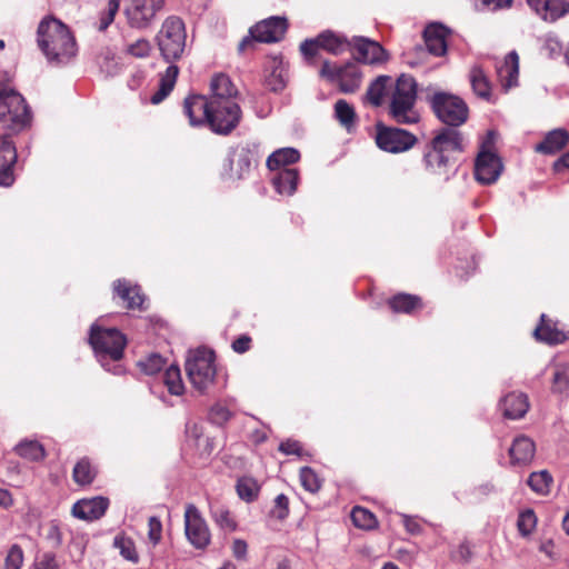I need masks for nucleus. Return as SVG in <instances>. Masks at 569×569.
<instances>
[{"mask_svg": "<svg viewBox=\"0 0 569 569\" xmlns=\"http://www.w3.org/2000/svg\"><path fill=\"white\" fill-rule=\"evenodd\" d=\"M37 44L49 63L63 64L77 53V43L70 29L61 20L47 16L37 29Z\"/></svg>", "mask_w": 569, "mask_h": 569, "instance_id": "f257e3e1", "label": "nucleus"}, {"mask_svg": "<svg viewBox=\"0 0 569 569\" xmlns=\"http://www.w3.org/2000/svg\"><path fill=\"white\" fill-rule=\"evenodd\" d=\"M88 340L98 361L107 371L113 375L122 373L123 368L119 361L123 357L127 338L121 331L93 323L90 327Z\"/></svg>", "mask_w": 569, "mask_h": 569, "instance_id": "f03ea898", "label": "nucleus"}, {"mask_svg": "<svg viewBox=\"0 0 569 569\" xmlns=\"http://www.w3.org/2000/svg\"><path fill=\"white\" fill-rule=\"evenodd\" d=\"M220 106L216 101H211L210 97L202 94H190L183 101V113L189 119L192 127L208 126L209 129L221 136L230 133L231 124L236 121V117L228 121H221L211 112H218Z\"/></svg>", "mask_w": 569, "mask_h": 569, "instance_id": "7ed1b4c3", "label": "nucleus"}, {"mask_svg": "<svg viewBox=\"0 0 569 569\" xmlns=\"http://www.w3.org/2000/svg\"><path fill=\"white\" fill-rule=\"evenodd\" d=\"M31 110L24 98L7 83H0V128L20 132L30 126Z\"/></svg>", "mask_w": 569, "mask_h": 569, "instance_id": "20e7f679", "label": "nucleus"}, {"mask_svg": "<svg viewBox=\"0 0 569 569\" xmlns=\"http://www.w3.org/2000/svg\"><path fill=\"white\" fill-rule=\"evenodd\" d=\"M417 100V82L413 77L401 74L392 92L389 113L398 123L411 124L419 120V114L415 110Z\"/></svg>", "mask_w": 569, "mask_h": 569, "instance_id": "39448f33", "label": "nucleus"}, {"mask_svg": "<svg viewBox=\"0 0 569 569\" xmlns=\"http://www.w3.org/2000/svg\"><path fill=\"white\" fill-rule=\"evenodd\" d=\"M186 371L192 387L199 392H206L213 385L217 373L214 352L207 348L189 351Z\"/></svg>", "mask_w": 569, "mask_h": 569, "instance_id": "423d86ee", "label": "nucleus"}, {"mask_svg": "<svg viewBox=\"0 0 569 569\" xmlns=\"http://www.w3.org/2000/svg\"><path fill=\"white\" fill-rule=\"evenodd\" d=\"M160 53L167 62L179 60L186 49L187 33L183 21L168 17L156 37Z\"/></svg>", "mask_w": 569, "mask_h": 569, "instance_id": "0eeeda50", "label": "nucleus"}, {"mask_svg": "<svg viewBox=\"0 0 569 569\" xmlns=\"http://www.w3.org/2000/svg\"><path fill=\"white\" fill-rule=\"evenodd\" d=\"M437 118L447 127L458 128L468 120L469 108L458 96L438 91L428 97Z\"/></svg>", "mask_w": 569, "mask_h": 569, "instance_id": "6e6552de", "label": "nucleus"}, {"mask_svg": "<svg viewBox=\"0 0 569 569\" xmlns=\"http://www.w3.org/2000/svg\"><path fill=\"white\" fill-rule=\"evenodd\" d=\"M258 146L243 142L230 148L223 164L222 176L231 181L246 179L257 162Z\"/></svg>", "mask_w": 569, "mask_h": 569, "instance_id": "1a4fd4ad", "label": "nucleus"}, {"mask_svg": "<svg viewBox=\"0 0 569 569\" xmlns=\"http://www.w3.org/2000/svg\"><path fill=\"white\" fill-rule=\"evenodd\" d=\"M496 133L488 131L475 162V177L482 184H491L500 177L503 164L493 152Z\"/></svg>", "mask_w": 569, "mask_h": 569, "instance_id": "9d476101", "label": "nucleus"}, {"mask_svg": "<svg viewBox=\"0 0 569 569\" xmlns=\"http://www.w3.org/2000/svg\"><path fill=\"white\" fill-rule=\"evenodd\" d=\"M288 28L286 18L270 17L254 24L249 30V34L244 37L239 46V52L252 49L254 42L271 43L280 41Z\"/></svg>", "mask_w": 569, "mask_h": 569, "instance_id": "9b49d317", "label": "nucleus"}, {"mask_svg": "<svg viewBox=\"0 0 569 569\" xmlns=\"http://www.w3.org/2000/svg\"><path fill=\"white\" fill-rule=\"evenodd\" d=\"M320 76L331 82H337L343 93L355 92L361 83V72L355 62L337 66L323 61Z\"/></svg>", "mask_w": 569, "mask_h": 569, "instance_id": "f8f14e48", "label": "nucleus"}, {"mask_svg": "<svg viewBox=\"0 0 569 569\" xmlns=\"http://www.w3.org/2000/svg\"><path fill=\"white\" fill-rule=\"evenodd\" d=\"M163 6L164 0H130L124 10L127 22L133 29H148Z\"/></svg>", "mask_w": 569, "mask_h": 569, "instance_id": "ddd939ff", "label": "nucleus"}, {"mask_svg": "<svg viewBox=\"0 0 569 569\" xmlns=\"http://www.w3.org/2000/svg\"><path fill=\"white\" fill-rule=\"evenodd\" d=\"M349 47V42L345 37H341L330 30L321 32L315 39H306L300 44V51L306 59H311L317 56L319 49H322L333 56L343 53Z\"/></svg>", "mask_w": 569, "mask_h": 569, "instance_id": "4468645a", "label": "nucleus"}, {"mask_svg": "<svg viewBox=\"0 0 569 569\" xmlns=\"http://www.w3.org/2000/svg\"><path fill=\"white\" fill-rule=\"evenodd\" d=\"M416 141V137L403 129L377 126L376 143L383 151L403 152L413 147Z\"/></svg>", "mask_w": 569, "mask_h": 569, "instance_id": "2eb2a0df", "label": "nucleus"}, {"mask_svg": "<svg viewBox=\"0 0 569 569\" xmlns=\"http://www.w3.org/2000/svg\"><path fill=\"white\" fill-rule=\"evenodd\" d=\"M184 531L188 541L197 549H204L210 543L209 528L194 505L186 507Z\"/></svg>", "mask_w": 569, "mask_h": 569, "instance_id": "dca6fc26", "label": "nucleus"}, {"mask_svg": "<svg viewBox=\"0 0 569 569\" xmlns=\"http://www.w3.org/2000/svg\"><path fill=\"white\" fill-rule=\"evenodd\" d=\"M422 162L428 173L448 181L449 171L455 164V159L429 142L425 148Z\"/></svg>", "mask_w": 569, "mask_h": 569, "instance_id": "f3484780", "label": "nucleus"}, {"mask_svg": "<svg viewBox=\"0 0 569 569\" xmlns=\"http://www.w3.org/2000/svg\"><path fill=\"white\" fill-rule=\"evenodd\" d=\"M17 150L9 136L0 137V186L10 187L14 182L13 166Z\"/></svg>", "mask_w": 569, "mask_h": 569, "instance_id": "a211bd4d", "label": "nucleus"}, {"mask_svg": "<svg viewBox=\"0 0 569 569\" xmlns=\"http://www.w3.org/2000/svg\"><path fill=\"white\" fill-rule=\"evenodd\" d=\"M113 298H119L127 309H144L146 297L141 292V288L127 279H118L113 282Z\"/></svg>", "mask_w": 569, "mask_h": 569, "instance_id": "6ab92c4d", "label": "nucleus"}, {"mask_svg": "<svg viewBox=\"0 0 569 569\" xmlns=\"http://www.w3.org/2000/svg\"><path fill=\"white\" fill-rule=\"evenodd\" d=\"M430 142L452 159L456 153H460L465 149L462 133L452 127L438 130Z\"/></svg>", "mask_w": 569, "mask_h": 569, "instance_id": "aec40b11", "label": "nucleus"}, {"mask_svg": "<svg viewBox=\"0 0 569 569\" xmlns=\"http://www.w3.org/2000/svg\"><path fill=\"white\" fill-rule=\"evenodd\" d=\"M109 507V499L106 497H93L82 499L72 506V516L87 521L100 519Z\"/></svg>", "mask_w": 569, "mask_h": 569, "instance_id": "412c9836", "label": "nucleus"}, {"mask_svg": "<svg viewBox=\"0 0 569 569\" xmlns=\"http://www.w3.org/2000/svg\"><path fill=\"white\" fill-rule=\"evenodd\" d=\"M355 49L356 59L362 63L376 64L385 62L388 59V54L383 47L368 38H356Z\"/></svg>", "mask_w": 569, "mask_h": 569, "instance_id": "4be33fe9", "label": "nucleus"}, {"mask_svg": "<svg viewBox=\"0 0 569 569\" xmlns=\"http://www.w3.org/2000/svg\"><path fill=\"white\" fill-rule=\"evenodd\" d=\"M449 30L441 23H430L423 31L425 44L429 53L441 57L447 52V36Z\"/></svg>", "mask_w": 569, "mask_h": 569, "instance_id": "5701e85b", "label": "nucleus"}, {"mask_svg": "<svg viewBox=\"0 0 569 569\" xmlns=\"http://www.w3.org/2000/svg\"><path fill=\"white\" fill-rule=\"evenodd\" d=\"M499 406L508 419H521L530 408L528 396L520 391H511L501 398Z\"/></svg>", "mask_w": 569, "mask_h": 569, "instance_id": "b1692460", "label": "nucleus"}, {"mask_svg": "<svg viewBox=\"0 0 569 569\" xmlns=\"http://www.w3.org/2000/svg\"><path fill=\"white\" fill-rule=\"evenodd\" d=\"M569 143V131L557 128L546 133L542 141L535 147V151L541 154H555Z\"/></svg>", "mask_w": 569, "mask_h": 569, "instance_id": "393cba45", "label": "nucleus"}, {"mask_svg": "<svg viewBox=\"0 0 569 569\" xmlns=\"http://www.w3.org/2000/svg\"><path fill=\"white\" fill-rule=\"evenodd\" d=\"M535 452V442L523 435L516 437L509 448V456L512 465L529 463L533 459Z\"/></svg>", "mask_w": 569, "mask_h": 569, "instance_id": "a878e982", "label": "nucleus"}, {"mask_svg": "<svg viewBox=\"0 0 569 569\" xmlns=\"http://www.w3.org/2000/svg\"><path fill=\"white\" fill-rule=\"evenodd\" d=\"M274 190L281 196H292L299 182V172L295 168H283L271 178Z\"/></svg>", "mask_w": 569, "mask_h": 569, "instance_id": "bb28decb", "label": "nucleus"}, {"mask_svg": "<svg viewBox=\"0 0 569 569\" xmlns=\"http://www.w3.org/2000/svg\"><path fill=\"white\" fill-rule=\"evenodd\" d=\"M497 74L506 89L517 84L519 74V57L516 51L509 52L505 60L497 64Z\"/></svg>", "mask_w": 569, "mask_h": 569, "instance_id": "cd10ccee", "label": "nucleus"}, {"mask_svg": "<svg viewBox=\"0 0 569 569\" xmlns=\"http://www.w3.org/2000/svg\"><path fill=\"white\" fill-rule=\"evenodd\" d=\"M540 320V325L533 331L537 340L548 345H559L568 339V335L558 329L551 320H547L545 315H541Z\"/></svg>", "mask_w": 569, "mask_h": 569, "instance_id": "c85d7f7f", "label": "nucleus"}, {"mask_svg": "<svg viewBox=\"0 0 569 569\" xmlns=\"http://www.w3.org/2000/svg\"><path fill=\"white\" fill-rule=\"evenodd\" d=\"M210 99L217 100H233L237 94V89L230 78L224 73H219L212 77L210 81Z\"/></svg>", "mask_w": 569, "mask_h": 569, "instance_id": "c756f323", "label": "nucleus"}, {"mask_svg": "<svg viewBox=\"0 0 569 569\" xmlns=\"http://www.w3.org/2000/svg\"><path fill=\"white\" fill-rule=\"evenodd\" d=\"M179 74V68L176 64H170L166 72L161 76L159 82V89L150 98L151 103L158 104L162 102L173 90L177 78Z\"/></svg>", "mask_w": 569, "mask_h": 569, "instance_id": "7c9ffc66", "label": "nucleus"}, {"mask_svg": "<svg viewBox=\"0 0 569 569\" xmlns=\"http://www.w3.org/2000/svg\"><path fill=\"white\" fill-rule=\"evenodd\" d=\"M469 80L473 93L486 101L491 99V84L480 66H475L470 69Z\"/></svg>", "mask_w": 569, "mask_h": 569, "instance_id": "2f4dec72", "label": "nucleus"}, {"mask_svg": "<svg viewBox=\"0 0 569 569\" xmlns=\"http://www.w3.org/2000/svg\"><path fill=\"white\" fill-rule=\"evenodd\" d=\"M300 159V152L295 148H281L273 151L267 159L269 170L279 171L281 167L296 163Z\"/></svg>", "mask_w": 569, "mask_h": 569, "instance_id": "473e14b6", "label": "nucleus"}, {"mask_svg": "<svg viewBox=\"0 0 569 569\" xmlns=\"http://www.w3.org/2000/svg\"><path fill=\"white\" fill-rule=\"evenodd\" d=\"M211 101H216L220 107L217 108L218 112H211L212 116H217V118L221 121L231 120V117H236V121L231 124L230 133L237 128L241 119V109L237 102L233 100H217L211 99Z\"/></svg>", "mask_w": 569, "mask_h": 569, "instance_id": "72a5a7b5", "label": "nucleus"}, {"mask_svg": "<svg viewBox=\"0 0 569 569\" xmlns=\"http://www.w3.org/2000/svg\"><path fill=\"white\" fill-rule=\"evenodd\" d=\"M388 305L395 312L410 313L421 307V299L415 295L398 293L389 299Z\"/></svg>", "mask_w": 569, "mask_h": 569, "instance_id": "f704fd0d", "label": "nucleus"}, {"mask_svg": "<svg viewBox=\"0 0 569 569\" xmlns=\"http://www.w3.org/2000/svg\"><path fill=\"white\" fill-rule=\"evenodd\" d=\"M335 116L339 123L348 131L356 127L357 116L355 108L346 100L340 99L335 103Z\"/></svg>", "mask_w": 569, "mask_h": 569, "instance_id": "c9c22d12", "label": "nucleus"}, {"mask_svg": "<svg viewBox=\"0 0 569 569\" xmlns=\"http://www.w3.org/2000/svg\"><path fill=\"white\" fill-rule=\"evenodd\" d=\"M236 489L240 499L252 502L258 498L260 486L254 478L244 476L238 479Z\"/></svg>", "mask_w": 569, "mask_h": 569, "instance_id": "e433bc0d", "label": "nucleus"}, {"mask_svg": "<svg viewBox=\"0 0 569 569\" xmlns=\"http://www.w3.org/2000/svg\"><path fill=\"white\" fill-rule=\"evenodd\" d=\"M390 77L388 76H379L376 78L369 86L366 100L370 102L375 107H379L382 103V98L386 92L387 83L389 82Z\"/></svg>", "mask_w": 569, "mask_h": 569, "instance_id": "4c0bfd02", "label": "nucleus"}, {"mask_svg": "<svg viewBox=\"0 0 569 569\" xmlns=\"http://www.w3.org/2000/svg\"><path fill=\"white\" fill-rule=\"evenodd\" d=\"M16 452L31 461H39L44 458V449L41 443L32 440H23L16 446Z\"/></svg>", "mask_w": 569, "mask_h": 569, "instance_id": "58836bf2", "label": "nucleus"}, {"mask_svg": "<svg viewBox=\"0 0 569 569\" xmlns=\"http://www.w3.org/2000/svg\"><path fill=\"white\" fill-rule=\"evenodd\" d=\"M528 486L539 495H548L552 483V476L547 470L530 473Z\"/></svg>", "mask_w": 569, "mask_h": 569, "instance_id": "ea45409f", "label": "nucleus"}, {"mask_svg": "<svg viewBox=\"0 0 569 569\" xmlns=\"http://www.w3.org/2000/svg\"><path fill=\"white\" fill-rule=\"evenodd\" d=\"M552 390L555 392H566L569 390V365L559 362L553 366Z\"/></svg>", "mask_w": 569, "mask_h": 569, "instance_id": "a19ab883", "label": "nucleus"}, {"mask_svg": "<svg viewBox=\"0 0 569 569\" xmlns=\"http://www.w3.org/2000/svg\"><path fill=\"white\" fill-rule=\"evenodd\" d=\"M351 520L356 527L365 530L375 529L378 525L376 516L362 507H355L352 509Z\"/></svg>", "mask_w": 569, "mask_h": 569, "instance_id": "79ce46f5", "label": "nucleus"}, {"mask_svg": "<svg viewBox=\"0 0 569 569\" xmlns=\"http://www.w3.org/2000/svg\"><path fill=\"white\" fill-rule=\"evenodd\" d=\"M73 480L81 486L89 485L96 477V471L87 458L79 460L73 468Z\"/></svg>", "mask_w": 569, "mask_h": 569, "instance_id": "37998d69", "label": "nucleus"}, {"mask_svg": "<svg viewBox=\"0 0 569 569\" xmlns=\"http://www.w3.org/2000/svg\"><path fill=\"white\" fill-rule=\"evenodd\" d=\"M164 385L171 395L180 396L183 393L184 386L181 379L179 367L170 366L164 372Z\"/></svg>", "mask_w": 569, "mask_h": 569, "instance_id": "c03bdc74", "label": "nucleus"}, {"mask_svg": "<svg viewBox=\"0 0 569 569\" xmlns=\"http://www.w3.org/2000/svg\"><path fill=\"white\" fill-rule=\"evenodd\" d=\"M113 546L114 548L119 549L120 555L126 560L133 563L138 562L139 557L134 547V542L130 538L123 535H117L113 539Z\"/></svg>", "mask_w": 569, "mask_h": 569, "instance_id": "a18cd8bd", "label": "nucleus"}, {"mask_svg": "<svg viewBox=\"0 0 569 569\" xmlns=\"http://www.w3.org/2000/svg\"><path fill=\"white\" fill-rule=\"evenodd\" d=\"M537 526V516L532 509L522 510L517 520V528L522 537H528L532 533Z\"/></svg>", "mask_w": 569, "mask_h": 569, "instance_id": "49530a36", "label": "nucleus"}, {"mask_svg": "<svg viewBox=\"0 0 569 569\" xmlns=\"http://www.w3.org/2000/svg\"><path fill=\"white\" fill-rule=\"evenodd\" d=\"M211 515L220 528L228 531H234L237 529V522L227 508L222 506L212 507Z\"/></svg>", "mask_w": 569, "mask_h": 569, "instance_id": "de8ad7c7", "label": "nucleus"}, {"mask_svg": "<svg viewBox=\"0 0 569 569\" xmlns=\"http://www.w3.org/2000/svg\"><path fill=\"white\" fill-rule=\"evenodd\" d=\"M569 13V2L565 0H549L545 21L555 22Z\"/></svg>", "mask_w": 569, "mask_h": 569, "instance_id": "09e8293b", "label": "nucleus"}, {"mask_svg": "<svg viewBox=\"0 0 569 569\" xmlns=\"http://www.w3.org/2000/svg\"><path fill=\"white\" fill-rule=\"evenodd\" d=\"M299 477L302 487L307 491L315 493L321 488V480L312 468L302 467Z\"/></svg>", "mask_w": 569, "mask_h": 569, "instance_id": "8fccbe9b", "label": "nucleus"}, {"mask_svg": "<svg viewBox=\"0 0 569 569\" xmlns=\"http://www.w3.org/2000/svg\"><path fill=\"white\" fill-rule=\"evenodd\" d=\"M266 84L273 92L282 91L287 86L286 70L282 67H274L266 78Z\"/></svg>", "mask_w": 569, "mask_h": 569, "instance_id": "3c124183", "label": "nucleus"}, {"mask_svg": "<svg viewBox=\"0 0 569 569\" xmlns=\"http://www.w3.org/2000/svg\"><path fill=\"white\" fill-rule=\"evenodd\" d=\"M164 365L166 360L159 353H151L146 359L140 360L138 362V366L140 367L141 371L150 376L161 371Z\"/></svg>", "mask_w": 569, "mask_h": 569, "instance_id": "603ef678", "label": "nucleus"}, {"mask_svg": "<svg viewBox=\"0 0 569 569\" xmlns=\"http://www.w3.org/2000/svg\"><path fill=\"white\" fill-rule=\"evenodd\" d=\"M151 50L152 47L150 41L146 38H140L137 41L129 43L126 47L124 52L131 57L142 59L149 57Z\"/></svg>", "mask_w": 569, "mask_h": 569, "instance_id": "864d4df0", "label": "nucleus"}, {"mask_svg": "<svg viewBox=\"0 0 569 569\" xmlns=\"http://www.w3.org/2000/svg\"><path fill=\"white\" fill-rule=\"evenodd\" d=\"M231 418V411L221 403L213 405L208 413V419L217 426L224 425Z\"/></svg>", "mask_w": 569, "mask_h": 569, "instance_id": "5fc2aeb1", "label": "nucleus"}, {"mask_svg": "<svg viewBox=\"0 0 569 569\" xmlns=\"http://www.w3.org/2000/svg\"><path fill=\"white\" fill-rule=\"evenodd\" d=\"M120 0H109L108 8L103 11L99 19L98 30L106 31L113 22L114 17L119 10Z\"/></svg>", "mask_w": 569, "mask_h": 569, "instance_id": "6e6d98bb", "label": "nucleus"}, {"mask_svg": "<svg viewBox=\"0 0 569 569\" xmlns=\"http://www.w3.org/2000/svg\"><path fill=\"white\" fill-rule=\"evenodd\" d=\"M23 551L20 546L12 545L4 559V569H21Z\"/></svg>", "mask_w": 569, "mask_h": 569, "instance_id": "4d7b16f0", "label": "nucleus"}, {"mask_svg": "<svg viewBox=\"0 0 569 569\" xmlns=\"http://www.w3.org/2000/svg\"><path fill=\"white\" fill-rule=\"evenodd\" d=\"M271 515L279 520H283L288 517L289 499L286 495L280 493L276 497Z\"/></svg>", "mask_w": 569, "mask_h": 569, "instance_id": "13d9d810", "label": "nucleus"}, {"mask_svg": "<svg viewBox=\"0 0 569 569\" xmlns=\"http://www.w3.org/2000/svg\"><path fill=\"white\" fill-rule=\"evenodd\" d=\"M162 523L156 516L149 518L148 521V538L153 545H158L161 540Z\"/></svg>", "mask_w": 569, "mask_h": 569, "instance_id": "bf43d9fd", "label": "nucleus"}, {"mask_svg": "<svg viewBox=\"0 0 569 569\" xmlns=\"http://www.w3.org/2000/svg\"><path fill=\"white\" fill-rule=\"evenodd\" d=\"M279 451L284 455H295L300 457L302 455V447L299 441L287 439L279 445Z\"/></svg>", "mask_w": 569, "mask_h": 569, "instance_id": "052dcab7", "label": "nucleus"}, {"mask_svg": "<svg viewBox=\"0 0 569 569\" xmlns=\"http://www.w3.org/2000/svg\"><path fill=\"white\" fill-rule=\"evenodd\" d=\"M401 518H402V523L409 533L420 535L422 532V526L417 517L401 515Z\"/></svg>", "mask_w": 569, "mask_h": 569, "instance_id": "680f3d73", "label": "nucleus"}, {"mask_svg": "<svg viewBox=\"0 0 569 569\" xmlns=\"http://www.w3.org/2000/svg\"><path fill=\"white\" fill-rule=\"evenodd\" d=\"M34 566L36 569H58L56 556L51 552H46L40 556Z\"/></svg>", "mask_w": 569, "mask_h": 569, "instance_id": "e2e57ef3", "label": "nucleus"}, {"mask_svg": "<svg viewBox=\"0 0 569 569\" xmlns=\"http://www.w3.org/2000/svg\"><path fill=\"white\" fill-rule=\"evenodd\" d=\"M231 550L237 560H247L248 545L243 539H234Z\"/></svg>", "mask_w": 569, "mask_h": 569, "instance_id": "0e129e2a", "label": "nucleus"}, {"mask_svg": "<svg viewBox=\"0 0 569 569\" xmlns=\"http://www.w3.org/2000/svg\"><path fill=\"white\" fill-rule=\"evenodd\" d=\"M232 350L237 353H244L251 347V338L247 335H241L232 342Z\"/></svg>", "mask_w": 569, "mask_h": 569, "instance_id": "69168bd1", "label": "nucleus"}, {"mask_svg": "<svg viewBox=\"0 0 569 569\" xmlns=\"http://www.w3.org/2000/svg\"><path fill=\"white\" fill-rule=\"evenodd\" d=\"M47 540L52 543L53 547H60L62 545V533L57 523H51L48 532Z\"/></svg>", "mask_w": 569, "mask_h": 569, "instance_id": "338daca9", "label": "nucleus"}, {"mask_svg": "<svg viewBox=\"0 0 569 569\" xmlns=\"http://www.w3.org/2000/svg\"><path fill=\"white\" fill-rule=\"evenodd\" d=\"M528 6L541 18H546V9L549 0H526Z\"/></svg>", "mask_w": 569, "mask_h": 569, "instance_id": "774afa93", "label": "nucleus"}]
</instances>
